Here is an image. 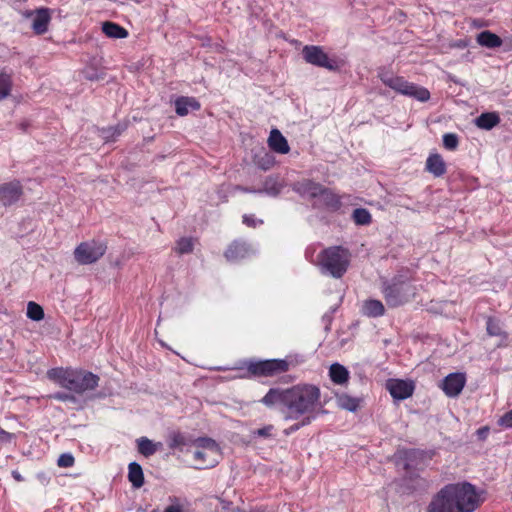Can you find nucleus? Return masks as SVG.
<instances>
[{
    "instance_id": "f257e3e1",
    "label": "nucleus",
    "mask_w": 512,
    "mask_h": 512,
    "mask_svg": "<svg viewBox=\"0 0 512 512\" xmlns=\"http://www.w3.org/2000/svg\"><path fill=\"white\" fill-rule=\"evenodd\" d=\"M320 395L317 386L298 384L287 389L271 388L261 399V403L269 408L280 405L286 420H297L301 416H314Z\"/></svg>"
},
{
    "instance_id": "f03ea898",
    "label": "nucleus",
    "mask_w": 512,
    "mask_h": 512,
    "mask_svg": "<svg viewBox=\"0 0 512 512\" xmlns=\"http://www.w3.org/2000/svg\"><path fill=\"white\" fill-rule=\"evenodd\" d=\"M481 503L480 495L469 482L447 484L427 506L426 512H473Z\"/></svg>"
},
{
    "instance_id": "7ed1b4c3",
    "label": "nucleus",
    "mask_w": 512,
    "mask_h": 512,
    "mask_svg": "<svg viewBox=\"0 0 512 512\" xmlns=\"http://www.w3.org/2000/svg\"><path fill=\"white\" fill-rule=\"evenodd\" d=\"M349 266V254L347 250L335 246L322 251L319 255V267L323 273L334 278H340Z\"/></svg>"
},
{
    "instance_id": "20e7f679",
    "label": "nucleus",
    "mask_w": 512,
    "mask_h": 512,
    "mask_svg": "<svg viewBox=\"0 0 512 512\" xmlns=\"http://www.w3.org/2000/svg\"><path fill=\"white\" fill-rule=\"evenodd\" d=\"M382 292L388 306L397 307L414 297L416 289L408 278L399 276L386 284Z\"/></svg>"
},
{
    "instance_id": "39448f33",
    "label": "nucleus",
    "mask_w": 512,
    "mask_h": 512,
    "mask_svg": "<svg viewBox=\"0 0 512 512\" xmlns=\"http://www.w3.org/2000/svg\"><path fill=\"white\" fill-rule=\"evenodd\" d=\"M380 79L386 86L402 95L412 97L421 102H426L430 99V92L426 88L408 82L403 77L382 73L380 74Z\"/></svg>"
},
{
    "instance_id": "423d86ee",
    "label": "nucleus",
    "mask_w": 512,
    "mask_h": 512,
    "mask_svg": "<svg viewBox=\"0 0 512 512\" xmlns=\"http://www.w3.org/2000/svg\"><path fill=\"white\" fill-rule=\"evenodd\" d=\"M290 364L286 359H267L249 361L247 372L252 377H275L289 370Z\"/></svg>"
},
{
    "instance_id": "0eeeda50",
    "label": "nucleus",
    "mask_w": 512,
    "mask_h": 512,
    "mask_svg": "<svg viewBox=\"0 0 512 512\" xmlns=\"http://www.w3.org/2000/svg\"><path fill=\"white\" fill-rule=\"evenodd\" d=\"M196 445L198 450L194 452V459L198 462V468L213 467L220 454L217 443L211 438H199Z\"/></svg>"
},
{
    "instance_id": "6e6552de",
    "label": "nucleus",
    "mask_w": 512,
    "mask_h": 512,
    "mask_svg": "<svg viewBox=\"0 0 512 512\" xmlns=\"http://www.w3.org/2000/svg\"><path fill=\"white\" fill-rule=\"evenodd\" d=\"M103 242L90 240L80 243L74 250V258L81 265H88L98 261L106 252Z\"/></svg>"
},
{
    "instance_id": "1a4fd4ad",
    "label": "nucleus",
    "mask_w": 512,
    "mask_h": 512,
    "mask_svg": "<svg viewBox=\"0 0 512 512\" xmlns=\"http://www.w3.org/2000/svg\"><path fill=\"white\" fill-rule=\"evenodd\" d=\"M304 60L314 66L326 68L328 70H337L338 66L334 60H331L324 50L319 46L307 45L302 49Z\"/></svg>"
},
{
    "instance_id": "9d476101",
    "label": "nucleus",
    "mask_w": 512,
    "mask_h": 512,
    "mask_svg": "<svg viewBox=\"0 0 512 512\" xmlns=\"http://www.w3.org/2000/svg\"><path fill=\"white\" fill-rule=\"evenodd\" d=\"M385 387L395 400H404L411 397L415 389L413 381L401 379H389L386 381Z\"/></svg>"
},
{
    "instance_id": "9b49d317",
    "label": "nucleus",
    "mask_w": 512,
    "mask_h": 512,
    "mask_svg": "<svg viewBox=\"0 0 512 512\" xmlns=\"http://www.w3.org/2000/svg\"><path fill=\"white\" fill-rule=\"evenodd\" d=\"M71 391L82 394L98 386L99 377L91 372L77 370Z\"/></svg>"
},
{
    "instance_id": "f8f14e48",
    "label": "nucleus",
    "mask_w": 512,
    "mask_h": 512,
    "mask_svg": "<svg viewBox=\"0 0 512 512\" xmlns=\"http://www.w3.org/2000/svg\"><path fill=\"white\" fill-rule=\"evenodd\" d=\"M22 193V185L19 181L4 183L0 186V202L4 206H10L20 199Z\"/></svg>"
},
{
    "instance_id": "ddd939ff",
    "label": "nucleus",
    "mask_w": 512,
    "mask_h": 512,
    "mask_svg": "<svg viewBox=\"0 0 512 512\" xmlns=\"http://www.w3.org/2000/svg\"><path fill=\"white\" fill-rule=\"evenodd\" d=\"M466 383V377L463 373H451L446 376L442 382V389L449 397L458 396Z\"/></svg>"
},
{
    "instance_id": "4468645a",
    "label": "nucleus",
    "mask_w": 512,
    "mask_h": 512,
    "mask_svg": "<svg viewBox=\"0 0 512 512\" xmlns=\"http://www.w3.org/2000/svg\"><path fill=\"white\" fill-rule=\"evenodd\" d=\"M77 370L69 368H53L48 370L47 376L61 387L71 391Z\"/></svg>"
},
{
    "instance_id": "2eb2a0df",
    "label": "nucleus",
    "mask_w": 512,
    "mask_h": 512,
    "mask_svg": "<svg viewBox=\"0 0 512 512\" xmlns=\"http://www.w3.org/2000/svg\"><path fill=\"white\" fill-rule=\"evenodd\" d=\"M26 16L32 19L31 27L36 34H44L51 20L50 11L48 8H40L35 11L26 13Z\"/></svg>"
},
{
    "instance_id": "dca6fc26",
    "label": "nucleus",
    "mask_w": 512,
    "mask_h": 512,
    "mask_svg": "<svg viewBox=\"0 0 512 512\" xmlns=\"http://www.w3.org/2000/svg\"><path fill=\"white\" fill-rule=\"evenodd\" d=\"M323 186L311 180H303L294 185V190L303 197H320Z\"/></svg>"
},
{
    "instance_id": "f3484780",
    "label": "nucleus",
    "mask_w": 512,
    "mask_h": 512,
    "mask_svg": "<svg viewBox=\"0 0 512 512\" xmlns=\"http://www.w3.org/2000/svg\"><path fill=\"white\" fill-rule=\"evenodd\" d=\"M269 147L280 154H287L290 150L286 138L278 129H272L268 138Z\"/></svg>"
},
{
    "instance_id": "a211bd4d",
    "label": "nucleus",
    "mask_w": 512,
    "mask_h": 512,
    "mask_svg": "<svg viewBox=\"0 0 512 512\" xmlns=\"http://www.w3.org/2000/svg\"><path fill=\"white\" fill-rule=\"evenodd\" d=\"M426 170L435 177H441L446 173V163L438 153L431 154L426 160Z\"/></svg>"
},
{
    "instance_id": "6ab92c4d",
    "label": "nucleus",
    "mask_w": 512,
    "mask_h": 512,
    "mask_svg": "<svg viewBox=\"0 0 512 512\" xmlns=\"http://www.w3.org/2000/svg\"><path fill=\"white\" fill-rule=\"evenodd\" d=\"M476 42L486 48H497L500 47L503 43L502 39L496 35L495 33H492L489 30L482 31L476 36Z\"/></svg>"
},
{
    "instance_id": "aec40b11",
    "label": "nucleus",
    "mask_w": 512,
    "mask_h": 512,
    "mask_svg": "<svg viewBox=\"0 0 512 512\" xmlns=\"http://www.w3.org/2000/svg\"><path fill=\"white\" fill-rule=\"evenodd\" d=\"M200 104L197 100L190 97H179L175 101V110L179 116H185L190 110H198Z\"/></svg>"
},
{
    "instance_id": "412c9836",
    "label": "nucleus",
    "mask_w": 512,
    "mask_h": 512,
    "mask_svg": "<svg viewBox=\"0 0 512 512\" xmlns=\"http://www.w3.org/2000/svg\"><path fill=\"white\" fill-rule=\"evenodd\" d=\"M248 254L249 248L246 244L240 242H234L225 252V256L229 261H238L245 258Z\"/></svg>"
},
{
    "instance_id": "4be33fe9",
    "label": "nucleus",
    "mask_w": 512,
    "mask_h": 512,
    "mask_svg": "<svg viewBox=\"0 0 512 512\" xmlns=\"http://www.w3.org/2000/svg\"><path fill=\"white\" fill-rule=\"evenodd\" d=\"M499 123L500 117L495 112L482 113L475 119L476 126L484 130H490Z\"/></svg>"
},
{
    "instance_id": "5701e85b",
    "label": "nucleus",
    "mask_w": 512,
    "mask_h": 512,
    "mask_svg": "<svg viewBox=\"0 0 512 512\" xmlns=\"http://www.w3.org/2000/svg\"><path fill=\"white\" fill-rule=\"evenodd\" d=\"M329 376L335 384H345L349 379L348 370L339 363H334L330 366Z\"/></svg>"
},
{
    "instance_id": "b1692460",
    "label": "nucleus",
    "mask_w": 512,
    "mask_h": 512,
    "mask_svg": "<svg viewBox=\"0 0 512 512\" xmlns=\"http://www.w3.org/2000/svg\"><path fill=\"white\" fill-rule=\"evenodd\" d=\"M102 31L106 36L115 39H122L128 36L125 28L113 22H104L102 24Z\"/></svg>"
},
{
    "instance_id": "393cba45",
    "label": "nucleus",
    "mask_w": 512,
    "mask_h": 512,
    "mask_svg": "<svg viewBox=\"0 0 512 512\" xmlns=\"http://www.w3.org/2000/svg\"><path fill=\"white\" fill-rule=\"evenodd\" d=\"M128 469V479L132 483L133 487H142L144 484V475L142 467L136 462H131L129 464Z\"/></svg>"
},
{
    "instance_id": "a878e982",
    "label": "nucleus",
    "mask_w": 512,
    "mask_h": 512,
    "mask_svg": "<svg viewBox=\"0 0 512 512\" xmlns=\"http://www.w3.org/2000/svg\"><path fill=\"white\" fill-rule=\"evenodd\" d=\"M363 313L369 317H380L384 315L385 308L381 301L370 299L364 302Z\"/></svg>"
},
{
    "instance_id": "bb28decb",
    "label": "nucleus",
    "mask_w": 512,
    "mask_h": 512,
    "mask_svg": "<svg viewBox=\"0 0 512 512\" xmlns=\"http://www.w3.org/2000/svg\"><path fill=\"white\" fill-rule=\"evenodd\" d=\"M360 399L351 397L347 394L338 395L336 398L337 405L344 410L355 412L360 406Z\"/></svg>"
},
{
    "instance_id": "cd10ccee",
    "label": "nucleus",
    "mask_w": 512,
    "mask_h": 512,
    "mask_svg": "<svg viewBox=\"0 0 512 512\" xmlns=\"http://www.w3.org/2000/svg\"><path fill=\"white\" fill-rule=\"evenodd\" d=\"M138 451L145 457L153 455L160 447L162 443H154L146 437H141L137 440Z\"/></svg>"
},
{
    "instance_id": "c85d7f7f",
    "label": "nucleus",
    "mask_w": 512,
    "mask_h": 512,
    "mask_svg": "<svg viewBox=\"0 0 512 512\" xmlns=\"http://www.w3.org/2000/svg\"><path fill=\"white\" fill-rule=\"evenodd\" d=\"M281 189V184L276 179L270 177L265 180L260 190H262V193L275 197L281 192Z\"/></svg>"
},
{
    "instance_id": "c756f323",
    "label": "nucleus",
    "mask_w": 512,
    "mask_h": 512,
    "mask_svg": "<svg viewBox=\"0 0 512 512\" xmlns=\"http://www.w3.org/2000/svg\"><path fill=\"white\" fill-rule=\"evenodd\" d=\"M12 89V80L10 75L6 73L0 74V101L7 98Z\"/></svg>"
},
{
    "instance_id": "7c9ffc66",
    "label": "nucleus",
    "mask_w": 512,
    "mask_h": 512,
    "mask_svg": "<svg viewBox=\"0 0 512 512\" xmlns=\"http://www.w3.org/2000/svg\"><path fill=\"white\" fill-rule=\"evenodd\" d=\"M194 248V242L192 238L183 237L180 238L175 246V251L179 254L191 253Z\"/></svg>"
},
{
    "instance_id": "2f4dec72",
    "label": "nucleus",
    "mask_w": 512,
    "mask_h": 512,
    "mask_svg": "<svg viewBox=\"0 0 512 512\" xmlns=\"http://www.w3.org/2000/svg\"><path fill=\"white\" fill-rule=\"evenodd\" d=\"M27 317L34 321H40L44 318V310L39 304L31 301L27 305Z\"/></svg>"
},
{
    "instance_id": "473e14b6",
    "label": "nucleus",
    "mask_w": 512,
    "mask_h": 512,
    "mask_svg": "<svg viewBox=\"0 0 512 512\" xmlns=\"http://www.w3.org/2000/svg\"><path fill=\"white\" fill-rule=\"evenodd\" d=\"M320 198L327 206L330 207H338L340 204L339 198L331 190L324 187L320 194Z\"/></svg>"
},
{
    "instance_id": "72a5a7b5",
    "label": "nucleus",
    "mask_w": 512,
    "mask_h": 512,
    "mask_svg": "<svg viewBox=\"0 0 512 512\" xmlns=\"http://www.w3.org/2000/svg\"><path fill=\"white\" fill-rule=\"evenodd\" d=\"M353 219L356 224L366 225L371 222V215L366 209L357 208L353 211Z\"/></svg>"
},
{
    "instance_id": "f704fd0d",
    "label": "nucleus",
    "mask_w": 512,
    "mask_h": 512,
    "mask_svg": "<svg viewBox=\"0 0 512 512\" xmlns=\"http://www.w3.org/2000/svg\"><path fill=\"white\" fill-rule=\"evenodd\" d=\"M486 330L489 336H498L503 334V328L499 320L489 317L486 323Z\"/></svg>"
},
{
    "instance_id": "c9c22d12",
    "label": "nucleus",
    "mask_w": 512,
    "mask_h": 512,
    "mask_svg": "<svg viewBox=\"0 0 512 512\" xmlns=\"http://www.w3.org/2000/svg\"><path fill=\"white\" fill-rule=\"evenodd\" d=\"M168 445L171 449H182V447L186 445V439L181 433L173 432L169 435Z\"/></svg>"
},
{
    "instance_id": "e433bc0d",
    "label": "nucleus",
    "mask_w": 512,
    "mask_h": 512,
    "mask_svg": "<svg viewBox=\"0 0 512 512\" xmlns=\"http://www.w3.org/2000/svg\"><path fill=\"white\" fill-rule=\"evenodd\" d=\"M443 146L448 150H454L458 146V137L456 134L447 133L443 136Z\"/></svg>"
},
{
    "instance_id": "4c0bfd02",
    "label": "nucleus",
    "mask_w": 512,
    "mask_h": 512,
    "mask_svg": "<svg viewBox=\"0 0 512 512\" xmlns=\"http://www.w3.org/2000/svg\"><path fill=\"white\" fill-rule=\"evenodd\" d=\"M57 464L63 468L71 467L74 464V457L69 453H63L59 456Z\"/></svg>"
},
{
    "instance_id": "58836bf2",
    "label": "nucleus",
    "mask_w": 512,
    "mask_h": 512,
    "mask_svg": "<svg viewBox=\"0 0 512 512\" xmlns=\"http://www.w3.org/2000/svg\"><path fill=\"white\" fill-rule=\"evenodd\" d=\"M498 425L503 428H512V409L500 417Z\"/></svg>"
},
{
    "instance_id": "ea45409f",
    "label": "nucleus",
    "mask_w": 512,
    "mask_h": 512,
    "mask_svg": "<svg viewBox=\"0 0 512 512\" xmlns=\"http://www.w3.org/2000/svg\"><path fill=\"white\" fill-rule=\"evenodd\" d=\"M313 419H315V416H305L300 423H297L286 430V434L297 431L303 426L309 425Z\"/></svg>"
},
{
    "instance_id": "a19ab883",
    "label": "nucleus",
    "mask_w": 512,
    "mask_h": 512,
    "mask_svg": "<svg viewBox=\"0 0 512 512\" xmlns=\"http://www.w3.org/2000/svg\"><path fill=\"white\" fill-rule=\"evenodd\" d=\"M49 397L59 400V401H68V402H73V403L76 402L75 396H73L72 394H69V393H64V392H58V393L50 395Z\"/></svg>"
},
{
    "instance_id": "79ce46f5",
    "label": "nucleus",
    "mask_w": 512,
    "mask_h": 512,
    "mask_svg": "<svg viewBox=\"0 0 512 512\" xmlns=\"http://www.w3.org/2000/svg\"><path fill=\"white\" fill-rule=\"evenodd\" d=\"M273 430V425H266L260 429L253 431V435H257L259 437H271Z\"/></svg>"
},
{
    "instance_id": "37998d69",
    "label": "nucleus",
    "mask_w": 512,
    "mask_h": 512,
    "mask_svg": "<svg viewBox=\"0 0 512 512\" xmlns=\"http://www.w3.org/2000/svg\"><path fill=\"white\" fill-rule=\"evenodd\" d=\"M497 337H500V342L497 345L498 347L508 346L509 335L505 330H503V334H498Z\"/></svg>"
},
{
    "instance_id": "c03bdc74",
    "label": "nucleus",
    "mask_w": 512,
    "mask_h": 512,
    "mask_svg": "<svg viewBox=\"0 0 512 512\" xmlns=\"http://www.w3.org/2000/svg\"><path fill=\"white\" fill-rule=\"evenodd\" d=\"M13 438V434L6 432L5 430L0 428V441L1 442H10Z\"/></svg>"
},
{
    "instance_id": "a18cd8bd",
    "label": "nucleus",
    "mask_w": 512,
    "mask_h": 512,
    "mask_svg": "<svg viewBox=\"0 0 512 512\" xmlns=\"http://www.w3.org/2000/svg\"><path fill=\"white\" fill-rule=\"evenodd\" d=\"M243 222L248 226L255 227L257 220L252 215H244Z\"/></svg>"
},
{
    "instance_id": "49530a36",
    "label": "nucleus",
    "mask_w": 512,
    "mask_h": 512,
    "mask_svg": "<svg viewBox=\"0 0 512 512\" xmlns=\"http://www.w3.org/2000/svg\"><path fill=\"white\" fill-rule=\"evenodd\" d=\"M235 190H239V191H242V192H245V193H254V194L262 193V190L251 189V188H246V187H242V186H236Z\"/></svg>"
},
{
    "instance_id": "de8ad7c7",
    "label": "nucleus",
    "mask_w": 512,
    "mask_h": 512,
    "mask_svg": "<svg viewBox=\"0 0 512 512\" xmlns=\"http://www.w3.org/2000/svg\"><path fill=\"white\" fill-rule=\"evenodd\" d=\"M416 453L417 452L415 450H405V451L399 452L400 456L404 457L407 460L414 457L416 455Z\"/></svg>"
},
{
    "instance_id": "09e8293b",
    "label": "nucleus",
    "mask_w": 512,
    "mask_h": 512,
    "mask_svg": "<svg viewBox=\"0 0 512 512\" xmlns=\"http://www.w3.org/2000/svg\"><path fill=\"white\" fill-rule=\"evenodd\" d=\"M164 512H182V508L179 504H173L168 506Z\"/></svg>"
},
{
    "instance_id": "8fccbe9b",
    "label": "nucleus",
    "mask_w": 512,
    "mask_h": 512,
    "mask_svg": "<svg viewBox=\"0 0 512 512\" xmlns=\"http://www.w3.org/2000/svg\"><path fill=\"white\" fill-rule=\"evenodd\" d=\"M37 478L39 479V481L42 483V484H48L49 483V477L47 476L46 473L44 472H40L37 474Z\"/></svg>"
},
{
    "instance_id": "3c124183",
    "label": "nucleus",
    "mask_w": 512,
    "mask_h": 512,
    "mask_svg": "<svg viewBox=\"0 0 512 512\" xmlns=\"http://www.w3.org/2000/svg\"><path fill=\"white\" fill-rule=\"evenodd\" d=\"M11 474H12V477H13L16 481H18V482L23 481V477H22V475H21L18 471L14 470V471H12V473H11Z\"/></svg>"
},
{
    "instance_id": "603ef678",
    "label": "nucleus",
    "mask_w": 512,
    "mask_h": 512,
    "mask_svg": "<svg viewBox=\"0 0 512 512\" xmlns=\"http://www.w3.org/2000/svg\"><path fill=\"white\" fill-rule=\"evenodd\" d=\"M472 23H473V26L476 28H481L485 25L482 20H473Z\"/></svg>"
},
{
    "instance_id": "864d4df0",
    "label": "nucleus",
    "mask_w": 512,
    "mask_h": 512,
    "mask_svg": "<svg viewBox=\"0 0 512 512\" xmlns=\"http://www.w3.org/2000/svg\"><path fill=\"white\" fill-rule=\"evenodd\" d=\"M249 512H266L265 510L263 509H256V510H251Z\"/></svg>"
},
{
    "instance_id": "5fc2aeb1",
    "label": "nucleus",
    "mask_w": 512,
    "mask_h": 512,
    "mask_svg": "<svg viewBox=\"0 0 512 512\" xmlns=\"http://www.w3.org/2000/svg\"><path fill=\"white\" fill-rule=\"evenodd\" d=\"M487 430H488L487 428H484V429H480L478 432L482 433V434H485V432H487Z\"/></svg>"
},
{
    "instance_id": "6e6d98bb",
    "label": "nucleus",
    "mask_w": 512,
    "mask_h": 512,
    "mask_svg": "<svg viewBox=\"0 0 512 512\" xmlns=\"http://www.w3.org/2000/svg\"><path fill=\"white\" fill-rule=\"evenodd\" d=\"M404 466H405V468L408 469V468L412 467L413 465L407 462V463L404 464Z\"/></svg>"
}]
</instances>
